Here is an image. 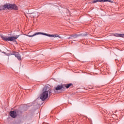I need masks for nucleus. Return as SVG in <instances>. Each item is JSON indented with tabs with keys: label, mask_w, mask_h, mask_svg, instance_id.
Here are the masks:
<instances>
[{
	"label": "nucleus",
	"mask_w": 124,
	"mask_h": 124,
	"mask_svg": "<svg viewBox=\"0 0 124 124\" xmlns=\"http://www.w3.org/2000/svg\"><path fill=\"white\" fill-rule=\"evenodd\" d=\"M52 94V91L51 88L48 87H45L43 90V92L40 95V99L44 101V100L47 99L49 97L51 96Z\"/></svg>",
	"instance_id": "nucleus-1"
},
{
	"label": "nucleus",
	"mask_w": 124,
	"mask_h": 124,
	"mask_svg": "<svg viewBox=\"0 0 124 124\" xmlns=\"http://www.w3.org/2000/svg\"><path fill=\"white\" fill-rule=\"evenodd\" d=\"M15 9L17 10L18 9V7H17L15 4H6L3 6H1L0 7V10H4L5 9Z\"/></svg>",
	"instance_id": "nucleus-2"
},
{
	"label": "nucleus",
	"mask_w": 124,
	"mask_h": 124,
	"mask_svg": "<svg viewBox=\"0 0 124 124\" xmlns=\"http://www.w3.org/2000/svg\"><path fill=\"white\" fill-rule=\"evenodd\" d=\"M38 34H42L43 35H46V36H48L49 37H59V38H61L60 35L58 34H54V35H51L49 34H47L46 33H43L41 32H38L32 35H28L27 36H29V37H33V36H35V35H38Z\"/></svg>",
	"instance_id": "nucleus-3"
},
{
	"label": "nucleus",
	"mask_w": 124,
	"mask_h": 124,
	"mask_svg": "<svg viewBox=\"0 0 124 124\" xmlns=\"http://www.w3.org/2000/svg\"><path fill=\"white\" fill-rule=\"evenodd\" d=\"M0 36L2 39L5 41H15V40H16V39H17V38L20 36V35L11 37H7L1 35Z\"/></svg>",
	"instance_id": "nucleus-4"
},
{
	"label": "nucleus",
	"mask_w": 124,
	"mask_h": 124,
	"mask_svg": "<svg viewBox=\"0 0 124 124\" xmlns=\"http://www.w3.org/2000/svg\"><path fill=\"white\" fill-rule=\"evenodd\" d=\"M18 115V111H13L10 112V115L12 118H16Z\"/></svg>",
	"instance_id": "nucleus-5"
},
{
	"label": "nucleus",
	"mask_w": 124,
	"mask_h": 124,
	"mask_svg": "<svg viewBox=\"0 0 124 124\" xmlns=\"http://www.w3.org/2000/svg\"><path fill=\"white\" fill-rule=\"evenodd\" d=\"M14 55L15 56L16 58H17L18 61H21L22 60V57H21V55H20L19 53L16 52L14 53Z\"/></svg>",
	"instance_id": "nucleus-6"
},
{
	"label": "nucleus",
	"mask_w": 124,
	"mask_h": 124,
	"mask_svg": "<svg viewBox=\"0 0 124 124\" xmlns=\"http://www.w3.org/2000/svg\"><path fill=\"white\" fill-rule=\"evenodd\" d=\"M113 35L115 37H123V38H124V34L114 33Z\"/></svg>",
	"instance_id": "nucleus-7"
},
{
	"label": "nucleus",
	"mask_w": 124,
	"mask_h": 124,
	"mask_svg": "<svg viewBox=\"0 0 124 124\" xmlns=\"http://www.w3.org/2000/svg\"><path fill=\"white\" fill-rule=\"evenodd\" d=\"M108 0H94L93 1V3H95L96 2H105L108 1Z\"/></svg>",
	"instance_id": "nucleus-8"
},
{
	"label": "nucleus",
	"mask_w": 124,
	"mask_h": 124,
	"mask_svg": "<svg viewBox=\"0 0 124 124\" xmlns=\"http://www.w3.org/2000/svg\"><path fill=\"white\" fill-rule=\"evenodd\" d=\"M62 89H64L63 85H58L55 88V91H60V90H62Z\"/></svg>",
	"instance_id": "nucleus-9"
},
{
	"label": "nucleus",
	"mask_w": 124,
	"mask_h": 124,
	"mask_svg": "<svg viewBox=\"0 0 124 124\" xmlns=\"http://www.w3.org/2000/svg\"><path fill=\"white\" fill-rule=\"evenodd\" d=\"M72 37H73V38H76V37H78V35H71L70 37L68 38V39H73V38H72Z\"/></svg>",
	"instance_id": "nucleus-10"
},
{
	"label": "nucleus",
	"mask_w": 124,
	"mask_h": 124,
	"mask_svg": "<svg viewBox=\"0 0 124 124\" xmlns=\"http://www.w3.org/2000/svg\"><path fill=\"white\" fill-rule=\"evenodd\" d=\"M72 85V84L71 83H70L69 84H66L64 85V87L66 88V89H68V88H69V87H70Z\"/></svg>",
	"instance_id": "nucleus-11"
},
{
	"label": "nucleus",
	"mask_w": 124,
	"mask_h": 124,
	"mask_svg": "<svg viewBox=\"0 0 124 124\" xmlns=\"http://www.w3.org/2000/svg\"><path fill=\"white\" fill-rule=\"evenodd\" d=\"M107 1H109V2H112V0H108Z\"/></svg>",
	"instance_id": "nucleus-12"
},
{
	"label": "nucleus",
	"mask_w": 124,
	"mask_h": 124,
	"mask_svg": "<svg viewBox=\"0 0 124 124\" xmlns=\"http://www.w3.org/2000/svg\"><path fill=\"white\" fill-rule=\"evenodd\" d=\"M84 36H86L87 35H83Z\"/></svg>",
	"instance_id": "nucleus-13"
},
{
	"label": "nucleus",
	"mask_w": 124,
	"mask_h": 124,
	"mask_svg": "<svg viewBox=\"0 0 124 124\" xmlns=\"http://www.w3.org/2000/svg\"><path fill=\"white\" fill-rule=\"evenodd\" d=\"M54 92H56V91H55V90H54Z\"/></svg>",
	"instance_id": "nucleus-14"
}]
</instances>
